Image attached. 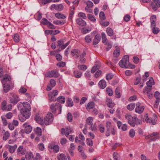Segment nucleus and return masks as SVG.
Returning <instances> with one entry per match:
<instances>
[{
  "instance_id": "nucleus-36",
  "label": "nucleus",
  "mask_w": 160,
  "mask_h": 160,
  "mask_svg": "<svg viewBox=\"0 0 160 160\" xmlns=\"http://www.w3.org/2000/svg\"><path fill=\"white\" fill-rule=\"evenodd\" d=\"M120 88L119 87H118L115 90V94L117 98H120L121 96L120 93Z\"/></svg>"
},
{
  "instance_id": "nucleus-11",
  "label": "nucleus",
  "mask_w": 160,
  "mask_h": 160,
  "mask_svg": "<svg viewBox=\"0 0 160 160\" xmlns=\"http://www.w3.org/2000/svg\"><path fill=\"white\" fill-rule=\"evenodd\" d=\"M17 152L18 154L20 155H24L26 152V149L23 148L22 146H20L17 150Z\"/></svg>"
},
{
  "instance_id": "nucleus-47",
  "label": "nucleus",
  "mask_w": 160,
  "mask_h": 160,
  "mask_svg": "<svg viewBox=\"0 0 160 160\" xmlns=\"http://www.w3.org/2000/svg\"><path fill=\"white\" fill-rule=\"evenodd\" d=\"M64 6L62 4H59L57 5L56 10L57 11H60L63 10Z\"/></svg>"
},
{
  "instance_id": "nucleus-21",
  "label": "nucleus",
  "mask_w": 160,
  "mask_h": 160,
  "mask_svg": "<svg viewBox=\"0 0 160 160\" xmlns=\"http://www.w3.org/2000/svg\"><path fill=\"white\" fill-rule=\"evenodd\" d=\"M98 85L101 88L104 89L107 86L106 82L104 80H101L99 82Z\"/></svg>"
},
{
  "instance_id": "nucleus-9",
  "label": "nucleus",
  "mask_w": 160,
  "mask_h": 160,
  "mask_svg": "<svg viewBox=\"0 0 160 160\" xmlns=\"http://www.w3.org/2000/svg\"><path fill=\"white\" fill-rule=\"evenodd\" d=\"M61 108L62 106L61 105L58 103L52 104L50 106V108L52 112H55L56 110L57 109L60 110L61 112Z\"/></svg>"
},
{
  "instance_id": "nucleus-13",
  "label": "nucleus",
  "mask_w": 160,
  "mask_h": 160,
  "mask_svg": "<svg viewBox=\"0 0 160 160\" xmlns=\"http://www.w3.org/2000/svg\"><path fill=\"white\" fill-rule=\"evenodd\" d=\"M159 133L157 132H154L151 134H150V138H151L150 141H155L156 140L159 139Z\"/></svg>"
},
{
  "instance_id": "nucleus-31",
  "label": "nucleus",
  "mask_w": 160,
  "mask_h": 160,
  "mask_svg": "<svg viewBox=\"0 0 160 160\" xmlns=\"http://www.w3.org/2000/svg\"><path fill=\"white\" fill-rule=\"evenodd\" d=\"M144 109V107L143 106H141L140 107H136L135 108V112L139 113H142Z\"/></svg>"
},
{
  "instance_id": "nucleus-27",
  "label": "nucleus",
  "mask_w": 160,
  "mask_h": 160,
  "mask_svg": "<svg viewBox=\"0 0 160 160\" xmlns=\"http://www.w3.org/2000/svg\"><path fill=\"white\" fill-rule=\"evenodd\" d=\"M82 74V72H81L77 70L74 72V75L77 78H80L81 77Z\"/></svg>"
},
{
  "instance_id": "nucleus-43",
  "label": "nucleus",
  "mask_w": 160,
  "mask_h": 160,
  "mask_svg": "<svg viewBox=\"0 0 160 160\" xmlns=\"http://www.w3.org/2000/svg\"><path fill=\"white\" fill-rule=\"evenodd\" d=\"M102 42L103 43H105L106 42H106L107 40L106 36L105 33L103 32L102 33Z\"/></svg>"
},
{
  "instance_id": "nucleus-37",
  "label": "nucleus",
  "mask_w": 160,
  "mask_h": 160,
  "mask_svg": "<svg viewBox=\"0 0 160 160\" xmlns=\"http://www.w3.org/2000/svg\"><path fill=\"white\" fill-rule=\"evenodd\" d=\"M78 67L79 70L83 71H85L87 68V66L84 64H79Z\"/></svg>"
},
{
  "instance_id": "nucleus-12",
  "label": "nucleus",
  "mask_w": 160,
  "mask_h": 160,
  "mask_svg": "<svg viewBox=\"0 0 160 160\" xmlns=\"http://www.w3.org/2000/svg\"><path fill=\"white\" fill-rule=\"evenodd\" d=\"M152 89V88H148V87H145L143 90V93H147L149 98H152L153 97L152 93L150 92Z\"/></svg>"
},
{
  "instance_id": "nucleus-63",
  "label": "nucleus",
  "mask_w": 160,
  "mask_h": 160,
  "mask_svg": "<svg viewBox=\"0 0 160 160\" xmlns=\"http://www.w3.org/2000/svg\"><path fill=\"white\" fill-rule=\"evenodd\" d=\"M99 130L101 133H103L104 132V126L100 124L98 126Z\"/></svg>"
},
{
  "instance_id": "nucleus-6",
  "label": "nucleus",
  "mask_w": 160,
  "mask_h": 160,
  "mask_svg": "<svg viewBox=\"0 0 160 160\" xmlns=\"http://www.w3.org/2000/svg\"><path fill=\"white\" fill-rule=\"evenodd\" d=\"M9 100L10 102L14 104H16L19 100V97L15 94L13 93H9Z\"/></svg>"
},
{
  "instance_id": "nucleus-5",
  "label": "nucleus",
  "mask_w": 160,
  "mask_h": 160,
  "mask_svg": "<svg viewBox=\"0 0 160 160\" xmlns=\"http://www.w3.org/2000/svg\"><path fill=\"white\" fill-rule=\"evenodd\" d=\"M145 120L147 123H152V124H156L157 120V117L156 115H154L153 117L149 118L148 114H146L144 117Z\"/></svg>"
},
{
  "instance_id": "nucleus-64",
  "label": "nucleus",
  "mask_w": 160,
  "mask_h": 160,
  "mask_svg": "<svg viewBox=\"0 0 160 160\" xmlns=\"http://www.w3.org/2000/svg\"><path fill=\"white\" fill-rule=\"evenodd\" d=\"M99 17L102 20H104L105 19V16L103 12H101L100 13Z\"/></svg>"
},
{
  "instance_id": "nucleus-20",
  "label": "nucleus",
  "mask_w": 160,
  "mask_h": 160,
  "mask_svg": "<svg viewBox=\"0 0 160 160\" xmlns=\"http://www.w3.org/2000/svg\"><path fill=\"white\" fill-rule=\"evenodd\" d=\"M80 52L78 49H73L71 51V54L73 56L76 57L77 58L79 57L80 54Z\"/></svg>"
},
{
  "instance_id": "nucleus-53",
  "label": "nucleus",
  "mask_w": 160,
  "mask_h": 160,
  "mask_svg": "<svg viewBox=\"0 0 160 160\" xmlns=\"http://www.w3.org/2000/svg\"><path fill=\"white\" fill-rule=\"evenodd\" d=\"M13 38L14 41L16 42H18L19 41V35L17 34H14Z\"/></svg>"
},
{
  "instance_id": "nucleus-62",
  "label": "nucleus",
  "mask_w": 160,
  "mask_h": 160,
  "mask_svg": "<svg viewBox=\"0 0 160 160\" xmlns=\"http://www.w3.org/2000/svg\"><path fill=\"white\" fill-rule=\"evenodd\" d=\"M27 91V89L25 88L21 87L19 90V92L21 93H24Z\"/></svg>"
},
{
  "instance_id": "nucleus-14",
  "label": "nucleus",
  "mask_w": 160,
  "mask_h": 160,
  "mask_svg": "<svg viewBox=\"0 0 160 160\" xmlns=\"http://www.w3.org/2000/svg\"><path fill=\"white\" fill-rule=\"evenodd\" d=\"M25 128V132L27 133H29L32 130V128L31 126L29 125L28 123H25L23 124Z\"/></svg>"
},
{
  "instance_id": "nucleus-42",
  "label": "nucleus",
  "mask_w": 160,
  "mask_h": 160,
  "mask_svg": "<svg viewBox=\"0 0 160 160\" xmlns=\"http://www.w3.org/2000/svg\"><path fill=\"white\" fill-rule=\"evenodd\" d=\"M36 120L38 122H39L40 124H43V119L40 117L38 115L36 116L35 117Z\"/></svg>"
},
{
  "instance_id": "nucleus-25",
  "label": "nucleus",
  "mask_w": 160,
  "mask_h": 160,
  "mask_svg": "<svg viewBox=\"0 0 160 160\" xmlns=\"http://www.w3.org/2000/svg\"><path fill=\"white\" fill-rule=\"evenodd\" d=\"M107 105L108 107L112 108L114 106L115 104L112 102V100L110 98H107L106 100Z\"/></svg>"
},
{
  "instance_id": "nucleus-56",
  "label": "nucleus",
  "mask_w": 160,
  "mask_h": 160,
  "mask_svg": "<svg viewBox=\"0 0 160 160\" xmlns=\"http://www.w3.org/2000/svg\"><path fill=\"white\" fill-rule=\"evenodd\" d=\"M113 156L115 160H118V159L120 157V155L117 152H114L113 153Z\"/></svg>"
},
{
  "instance_id": "nucleus-45",
  "label": "nucleus",
  "mask_w": 160,
  "mask_h": 160,
  "mask_svg": "<svg viewBox=\"0 0 160 160\" xmlns=\"http://www.w3.org/2000/svg\"><path fill=\"white\" fill-rule=\"evenodd\" d=\"M67 103L68 104V106L69 107H72L73 105L72 99L70 98H68V100L67 101Z\"/></svg>"
},
{
  "instance_id": "nucleus-10",
  "label": "nucleus",
  "mask_w": 160,
  "mask_h": 160,
  "mask_svg": "<svg viewBox=\"0 0 160 160\" xmlns=\"http://www.w3.org/2000/svg\"><path fill=\"white\" fill-rule=\"evenodd\" d=\"M49 82L51 86L48 85L47 86L46 88V90L48 91L51 90L52 88L55 86L56 84V81L54 79H51Z\"/></svg>"
},
{
  "instance_id": "nucleus-24",
  "label": "nucleus",
  "mask_w": 160,
  "mask_h": 160,
  "mask_svg": "<svg viewBox=\"0 0 160 160\" xmlns=\"http://www.w3.org/2000/svg\"><path fill=\"white\" fill-rule=\"evenodd\" d=\"M147 85L148 87L152 88V85L154 84V82L152 77H150L148 81L147 82Z\"/></svg>"
},
{
  "instance_id": "nucleus-8",
  "label": "nucleus",
  "mask_w": 160,
  "mask_h": 160,
  "mask_svg": "<svg viewBox=\"0 0 160 160\" xmlns=\"http://www.w3.org/2000/svg\"><path fill=\"white\" fill-rule=\"evenodd\" d=\"M45 76L46 78L54 77L56 78L58 77V73L55 70H53L47 72L45 74Z\"/></svg>"
},
{
  "instance_id": "nucleus-4",
  "label": "nucleus",
  "mask_w": 160,
  "mask_h": 160,
  "mask_svg": "<svg viewBox=\"0 0 160 160\" xmlns=\"http://www.w3.org/2000/svg\"><path fill=\"white\" fill-rule=\"evenodd\" d=\"M119 64L122 68H128L129 64V56L127 55L124 56L119 62Z\"/></svg>"
},
{
  "instance_id": "nucleus-52",
  "label": "nucleus",
  "mask_w": 160,
  "mask_h": 160,
  "mask_svg": "<svg viewBox=\"0 0 160 160\" xmlns=\"http://www.w3.org/2000/svg\"><path fill=\"white\" fill-rule=\"evenodd\" d=\"M104 44L105 45H107V47L106 48V49L107 51L110 50L112 47V43L111 42H106L105 43H104Z\"/></svg>"
},
{
  "instance_id": "nucleus-1",
  "label": "nucleus",
  "mask_w": 160,
  "mask_h": 160,
  "mask_svg": "<svg viewBox=\"0 0 160 160\" xmlns=\"http://www.w3.org/2000/svg\"><path fill=\"white\" fill-rule=\"evenodd\" d=\"M23 108L20 109L21 114L19 116V119L23 122L26 119L28 118L30 116V111L31 109L30 104L27 102H24L22 103Z\"/></svg>"
},
{
  "instance_id": "nucleus-19",
  "label": "nucleus",
  "mask_w": 160,
  "mask_h": 160,
  "mask_svg": "<svg viewBox=\"0 0 160 160\" xmlns=\"http://www.w3.org/2000/svg\"><path fill=\"white\" fill-rule=\"evenodd\" d=\"M101 40V36L100 35H96L93 40V45H96L98 44L100 42Z\"/></svg>"
},
{
  "instance_id": "nucleus-57",
  "label": "nucleus",
  "mask_w": 160,
  "mask_h": 160,
  "mask_svg": "<svg viewBox=\"0 0 160 160\" xmlns=\"http://www.w3.org/2000/svg\"><path fill=\"white\" fill-rule=\"evenodd\" d=\"M85 41L88 43H90L91 42L92 38H90V36L87 35L85 38Z\"/></svg>"
},
{
  "instance_id": "nucleus-26",
  "label": "nucleus",
  "mask_w": 160,
  "mask_h": 160,
  "mask_svg": "<svg viewBox=\"0 0 160 160\" xmlns=\"http://www.w3.org/2000/svg\"><path fill=\"white\" fill-rule=\"evenodd\" d=\"M120 49L119 48H116L114 51L113 53V56L115 58L118 57L120 54Z\"/></svg>"
},
{
  "instance_id": "nucleus-23",
  "label": "nucleus",
  "mask_w": 160,
  "mask_h": 160,
  "mask_svg": "<svg viewBox=\"0 0 160 160\" xmlns=\"http://www.w3.org/2000/svg\"><path fill=\"white\" fill-rule=\"evenodd\" d=\"M10 86L9 84L3 83V91L5 92H8L10 89Z\"/></svg>"
},
{
  "instance_id": "nucleus-3",
  "label": "nucleus",
  "mask_w": 160,
  "mask_h": 160,
  "mask_svg": "<svg viewBox=\"0 0 160 160\" xmlns=\"http://www.w3.org/2000/svg\"><path fill=\"white\" fill-rule=\"evenodd\" d=\"M106 127L107 128L105 135L107 137L109 136L110 135V132L112 134L114 135L115 134L116 130L115 127L112 125L111 122H108L106 123Z\"/></svg>"
},
{
  "instance_id": "nucleus-61",
  "label": "nucleus",
  "mask_w": 160,
  "mask_h": 160,
  "mask_svg": "<svg viewBox=\"0 0 160 160\" xmlns=\"http://www.w3.org/2000/svg\"><path fill=\"white\" fill-rule=\"evenodd\" d=\"M86 4L87 5V8H91L93 6V4L92 2L90 1H88L86 2Z\"/></svg>"
},
{
  "instance_id": "nucleus-16",
  "label": "nucleus",
  "mask_w": 160,
  "mask_h": 160,
  "mask_svg": "<svg viewBox=\"0 0 160 160\" xmlns=\"http://www.w3.org/2000/svg\"><path fill=\"white\" fill-rule=\"evenodd\" d=\"M78 24L80 26H84L86 25V22L81 18H78L76 20Z\"/></svg>"
},
{
  "instance_id": "nucleus-48",
  "label": "nucleus",
  "mask_w": 160,
  "mask_h": 160,
  "mask_svg": "<svg viewBox=\"0 0 160 160\" xmlns=\"http://www.w3.org/2000/svg\"><path fill=\"white\" fill-rule=\"evenodd\" d=\"M88 17L90 20L92 21L95 22L96 20L94 16L91 14H88Z\"/></svg>"
},
{
  "instance_id": "nucleus-7",
  "label": "nucleus",
  "mask_w": 160,
  "mask_h": 160,
  "mask_svg": "<svg viewBox=\"0 0 160 160\" xmlns=\"http://www.w3.org/2000/svg\"><path fill=\"white\" fill-rule=\"evenodd\" d=\"M53 116L51 113H48L47 114L43 120V123L44 122L46 125H48L51 124L53 120Z\"/></svg>"
},
{
  "instance_id": "nucleus-39",
  "label": "nucleus",
  "mask_w": 160,
  "mask_h": 160,
  "mask_svg": "<svg viewBox=\"0 0 160 160\" xmlns=\"http://www.w3.org/2000/svg\"><path fill=\"white\" fill-rule=\"evenodd\" d=\"M7 102L6 101H3L1 103V109L3 110H6L7 107Z\"/></svg>"
},
{
  "instance_id": "nucleus-28",
  "label": "nucleus",
  "mask_w": 160,
  "mask_h": 160,
  "mask_svg": "<svg viewBox=\"0 0 160 160\" xmlns=\"http://www.w3.org/2000/svg\"><path fill=\"white\" fill-rule=\"evenodd\" d=\"M33 153L31 152H29L26 155V160H31L33 158Z\"/></svg>"
},
{
  "instance_id": "nucleus-32",
  "label": "nucleus",
  "mask_w": 160,
  "mask_h": 160,
  "mask_svg": "<svg viewBox=\"0 0 160 160\" xmlns=\"http://www.w3.org/2000/svg\"><path fill=\"white\" fill-rule=\"evenodd\" d=\"M55 16L59 19H64L66 17L65 15L60 13H56L55 14Z\"/></svg>"
},
{
  "instance_id": "nucleus-38",
  "label": "nucleus",
  "mask_w": 160,
  "mask_h": 160,
  "mask_svg": "<svg viewBox=\"0 0 160 160\" xmlns=\"http://www.w3.org/2000/svg\"><path fill=\"white\" fill-rule=\"evenodd\" d=\"M93 119L92 117H89L86 120V124L90 126L93 125L92 123Z\"/></svg>"
},
{
  "instance_id": "nucleus-34",
  "label": "nucleus",
  "mask_w": 160,
  "mask_h": 160,
  "mask_svg": "<svg viewBox=\"0 0 160 160\" xmlns=\"http://www.w3.org/2000/svg\"><path fill=\"white\" fill-rule=\"evenodd\" d=\"M94 106V103L93 102H89L86 107V109L88 110H90Z\"/></svg>"
},
{
  "instance_id": "nucleus-58",
  "label": "nucleus",
  "mask_w": 160,
  "mask_h": 160,
  "mask_svg": "<svg viewBox=\"0 0 160 160\" xmlns=\"http://www.w3.org/2000/svg\"><path fill=\"white\" fill-rule=\"evenodd\" d=\"M113 77V75L112 73H109L107 74L106 76V79L107 80L109 81Z\"/></svg>"
},
{
  "instance_id": "nucleus-18",
  "label": "nucleus",
  "mask_w": 160,
  "mask_h": 160,
  "mask_svg": "<svg viewBox=\"0 0 160 160\" xmlns=\"http://www.w3.org/2000/svg\"><path fill=\"white\" fill-rule=\"evenodd\" d=\"M156 16L155 15H153L151 17L150 22L151 27L156 26Z\"/></svg>"
},
{
  "instance_id": "nucleus-49",
  "label": "nucleus",
  "mask_w": 160,
  "mask_h": 160,
  "mask_svg": "<svg viewBox=\"0 0 160 160\" xmlns=\"http://www.w3.org/2000/svg\"><path fill=\"white\" fill-rule=\"evenodd\" d=\"M65 23V22L64 21H62V22L60 20H56L54 21L53 22V23L55 24H56L59 25H62L64 24Z\"/></svg>"
},
{
  "instance_id": "nucleus-17",
  "label": "nucleus",
  "mask_w": 160,
  "mask_h": 160,
  "mask_svg": "<svg viewBox=\"0 0 160 160\" xmlns=\"http://www.w3.org/2000/svg\"><path fill=\"white\" fill-rule=\"evenodd\" d=\"M86 53L85 52H83L81 55L79 56V61L81 63H84L86 61L84 57L85 56Z\"/></svg>"
},
{
  "instance_id": "nucleus-46",
  "label": "nucleus",
  "mask_w": 160,
  "mask_h": 160,
  "mask_svg": "<svg viewBox=\"0 0 160 160\" xmlns=\"http://www.w3.org/2000/svg\"><path fill=\"white\" fill-rule=\"evenodd\" d=\"M58 91L57 90H55L52 91V92H50L48 94V95L49 96H50V95H52L55 97L58 94Z\"/></svg>"
},
{
  "instance_id": "nucleus-41",
  "label": "nucleus",
  "mask_w": 160,
  "mask_h": 160,
  "mask_svg": "<svg viewBox=\"0 0 160 160\" xmlns=\"http://www.w3.org/2000/svg\"><path fill=\"white\" fill-rule=\"evenodd\" d=\"M57 100L60 103H64L65 101V99L64 97L60 96L58 97Z\"/></svg>"
},
{
  "instance_id": "nucleus-33",
  "label": "nucleus",
  "mask_w": 160,
  "mask_h": 160,
  "mask_svg": "<svg viewBox=\"0 0 160 160\" xmlns=\"http://www.w3.org/2000/svg\"><path fill=\"white\" fill-rule=\"evenodd\" d=\"M57 159L58 160H67V158L65 155L63 153L58 155Z\"/></svg>"
},
{
  "instance_id": "nucleus-15",
  "label": "nucleus",
  "mask_w": 160,
  "mask_h": 160,
  "mask_svg": "<svg viewBox=\"0 0 160 160\" xmlns=\"http://www.w3.org/2000/svg\"><path fill=\"white\" fill-rule=\"evenodd\" d=\"M11 80V78L10 76L7 74H5L4 75L3 78L1 80V81L2 83H4L10 81Z\"/></svg>"
},
{
  "instance_id": "nucleus-2",
  "label": "nucleus",
  "mask_w": 160,
  "mask_h": 160,
  "mask_svg": "<svg viewBox=\"0 0 160 160\" xmlns=\"http://www.w3.org/2000/svg\"><path fill=\"white\" fill-rule=\"evenodd\" d=\"M126 118L127 120L128 123L132 127L135 126V125H138L142 122L141 120H139L136 117H132L129 114L125 115Z\"/></svg>"
},
{
  "instance_id": "nucleus-55",
  "label": "nucleus",
  "mask_w": 160,
  "mask_h": 160,
  "mask_svg": "<svg viewBox=\"0 0 160 160\" xmlns=\"http://www.w3.org/2000/svg\"><path fill=\"white\" fill-rule=\"evenodd\" d=\"M67 118L69 122H72V114L70 112H68L67 115Z\"/></svg>"
},
{
  "instance_id": "nucleus-29",
  "label": "nucleus",
  "mask_w": 160,
  "mask_h": 160,
  "mask_svg": "<svg viewBox=\"0 0 160 160\" xmlns=\"http://www.w3.org/2000/svg\"><path fill=\"white\" fill-rule=\"evenodd\" d=\"M36 133L39 136H41L42 135V131L41 128L37 127L35 129H34Z\"/></svg>"
},
{
  "instance_id": "nucleus-30",
  "label": "nucleus",
  "mask_w": 160,
  "mask_h": 160,
  "mask_svg": "<svg viewBox=\"0 0 160 160\" xmlns=\"http://www.w3.org/2000/svg\"><path fill=\"white\" fill-rule=\"evenodd\" d=\"M9 152L11 153H12L14 152L15 150L17 147V145L16 144H15L13 146L9 145Z\"/></svg>"
},
{
  "instance_id": "nucleus-60",
  "label": "nucleus",
  "mask_w": 160,
  "mask_h": 160,
  "mask_svg": "<svg viewBox=\"0 0 160 160\" xmlns=\"http://www.w3.org/2000/svg\"><path fill=\"white\" fill-rule=\"evenodd\" d=\"M87 144L90 146H92L93 145L92 141L90 138H87Z\"/></svg>"
},
{
  "instance_id": "nucleus-54",
  "label": "nucleus",
  "mask_w": 160,
  "mask_h": 160,
  "mask_svg": "<svg viewBox=\"0 0 160 160\" xmlns=\"http://www.w3.org/2000/svg\"><path fill=\"white\" fill-rule=\"evenodd\" d=\"M106 90L107 93L109 96H112V95L113 92L111 88H107L106 89Z\"/></svg>"
},
{
  "instance_id": "nucleus-51",
  "label": "nucleus",
  "mask_w": 160,
  "mask_h": 160,
  "mask_svg": "<svg viewBox=\"0 0 160 160\" xmlns=\"http://www.w3.org/2000/svg\"><path fill=\"white\" fill-rule=\"evenodd\" d=\"M155 4H153L152 8L154 11H156L159 7H160L159 3H155Z\"/></svg>"
},
{
  "instance_id": "nucleus-50",
  "label": "nucleus",
  "mask_w": 160,
  "mask_h": 160,
  "mask_svg": "<svg viewBox=\"0 0 160 160\" xmlns=\"http://www.w3.org/2000/svg\"><path fill=\"white\" fill-rule=\"evenodd\" d=\"M152 28V32L155 34H157L159 31V28L156 27V26H153Z\"/></svg>"
},
{
  "instance_id": "nucleus-35",
  "label": "nucleus",
  "mask_w": 160,
  "mask_h": 160,
  "mask_svg": "<svg viewBox=\"0 0 160 160\" xmlns=\"http://www.w3.org/2000/svg\"><path fill=\"white\" fill-rule=\"evenodd\" d=\"M106 32L108 36H112L113 35V29L109 27H108L107 28Z\"/></svg>"
},
{
  "instance_id": "nucleus-40",
  "label": "nucleus",
  "mask_w": 160,
  "mask_h": 160,
  "mask_svg": "<svg viewBox=\"0 0 160 160\" xmlns=\"http://www.w3.org/2000/svg\"><path fill=\"white\" fill-rule=\"evenodd\" d=\"M135 107V103H132L128 105L127 106V109L130 111L134 109Z\"/></svg>"
},
{
  "instance_id": "nucleus-22",
  "label": "nucleus",
  "mask_w": 160,
  "mask_h": 160,
  "mask_svg": "<svg viewBox=\"0 0 160 160\" xmlns=\"http://www.w3.org/2000/svg\"><path fill=\"white\" fill-rule=\"evenodd\" d=\"M49 148L51 149H52L54 152H58L59 151V148L58 145H53L50 144L49 146Z\"/></svg>"
},
{
  "instance_id": "nucleus-59",
  "label": "nucleus",
  "mask_w": 160,
  "mask_h": 160,
  "mask_svg": "<svg viewBox=\"0 0 160 160\" xmlns=\"http://www.w3.org/2000/svg\"><path fill=\"white\" fill-rule=\"evenodd\" d=\"M38 147L39 149L42 151L44 150V145L42 143H39L38 145Z\"/></svg>"
},
{
  "instance_id": "nucleus-44",
  "label": "nucleus",
  "mask_w": 160,
  "mask_h": 160,
  "mask_svg": "<svg viewBox=\"0 0 160 160\" xmlns=\"http://www.w3.org/2000/svg\"><path fill=\"white\" fill-rule=\"evenodd\" d=\"M10 136V134L8 131L5 132L3 135V140L4 141L6 140Z\"/></svg>"
}]
</instances>
